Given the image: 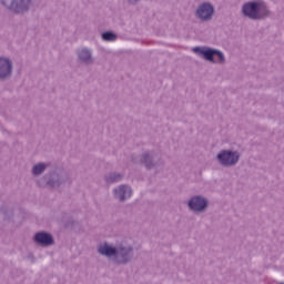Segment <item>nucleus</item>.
Instances as JSON below:
<instances>
[{
    "mask_svg": "<svg viewBox=\"0 0 284 284\" xmlns=\"http://www.w3.org/2000/svg\"><path fill=\"white\" fill-rule=\"evenodd\" d=\"M242 11L250 19H263V17H267V8L263 2H248L243 6Z\"/></svg>",
    "mask_w": 284,
    "mask_h": 284,
    "instance_id": "nucleus-1",
    "label": "nucleus"
},
{
    "mask_svg": "<svg viewBox=\"0 0 284 284\" xmlns=\"http://www.w3.org/2000/svg\"><path fill=\"white\" fill-rule=\"evenodd\" d=\"M98 251L100 252V254H102L104 256H116V254H118L122 257L120 263H128V260L130 258V253L132 252V248L119 247L116 250L108 244H103L99 247Z\"/></svg>",
    "mask_w": 284,
    "mask_h": 284,
    "instance_id": "nucleus-2",
    "label": "nucleus"
},
{
    "mask_svg": "<svg viewBox=\"0 0 284 284\" xmlns=\"http://www.w3.org/2000/svg\"><path fill=\"white\" fill-rule=\"evenodd\" d=\"M193 52L202 54L206 61H212L213 63H225V57L221 51L196 47L193 49Z\"/></svg>",
    "mask_w": 284,
    "mask_h": 284,
    "instance_id": "nucleus-3",
    "label": "nucleus"
},
{
    "mask_svg": "<svg viewBox=\"0 0 284 284\" xmlns=\"http://www.w3.org/2000/svg\"><path fill=\"white\" fill-rule=\"evenodd\" d=\"M217 159L222 165H235L239 163V153L232 151H223L217 155Z\"/></svg>",
    "mask_w": 284,
    "mask_h": 284,
    "instance_id": "nucleus-4",
    "label": "nucleus"
},
{
    "mask_svg": "<svg viewBox=\"0 0 284 284\" xmlns=\"http://www.w3.org/2000/svg\"><path fill=\"white\" fill-rule=\"evenodd\" d=\"M189 207L190 210H193V212H203V210L207 207V200L201 196H195L190 200Z\"/></svg>",
    "mask_w": 284,
    "mask_h": 284,
    "instance_id": "nucleus-5",
    "label": "nucleus"
},
{
    "mask_svg": "<svg viewBox=\"0 0 284 284\" xmlns=\"http://www.w3.org/2000/svg\"><path fill=\"white\" fill-rule=\"evenodd\" d=\"M212 14H214V7H212V4L210 3H203L197 9V16L203 21H207V19H212Z\"/></svg>",
    "mask_w": 284,
    "mask_h": 284,
    "instance_id": "nucleus-6",
    "label": "nucleus"
},
{
    "mask_svg": "<svg viewBox=\"0 0 284 284\" xmlns=\"http://www.w3.org/2000/svg\"><path fill=\"white\" fill-rule=\"evenodd\" d=\"M12 74V62L6 58H0V79H6Z\"/></svg>",
    "mask_w": 284,
    "mask_h": 284,
    "instance_id": "nucleus-7",
    "label": "nucleus"
},
{
    "mask_svg": "<svg viewBox=\"0 0 284 284\" xmlns=\"http://www.w3.org/2000/svg\"><path fill=\"white\" fill-rule=\"evenodd\" d=\"M31 0H13L10 4V10H13V12L21 13L28 11V8H30Z\"/></svg>",
    "mask_w": 284,
    "mask_h": 284,
    "instance_id": "nucleus-8",
    "label": "nucleus"
},
{
    "mask_svg": "<svg viewBox=\"0 0 284 284\" xmlns=\"http://www.w3.org/2000/svg\"><path fill=\"white\" fill-rule=\"evenodd\" d=\"M114 194L119 201H125V199H130V196H132V189L130 186L122 185L114 190Z\"/></svg>",
    "mask_w": 284,
    "mask_h": 284,
    "instance_id": "nucleus-9",
    "label": "nucleus"
},
{
    "mask_svg": "<svg viewBox=\"0 0 284 284\" xmlns=\"http://www.w3.org/2000/svg\"><path fill=\"white\" fill-rule=\"evenodd\" d=\"M34 239L37 243H40V245H52L54 243L52 235L45 232L37 233Z\"/></svg>",
    "mask_w": 284,
    "mask_h": 284,
    "instance_id": "nucleus-10",
    "label": "nucleus"
},
{
    "mask_svg": "<svg viewBox=\"0 0 284 284\" xmlns=\"http://www.w3.org/2000/svg\"><path fill=\"white\" fill-rule=\"evenodd\" d=\"M92 54L90 53V50L88 49H82L79 52V59H81V61H84L85 63H88L91 59Z\"/></svg>",
    "mask_w": 284,
    "mask_h": 284,
    "instance_id": "nucleus-11",
    "label": "nucleus"
},
{
    "mask_svg": "<svg viewBox=\"0 0 284 284\" xmlns=\"http://www.w3.org/2000/svg\"><path fill=\"white\" fill-rule=\"evenodd\" d=\"M32 172L36 176H38V174L45 172V164L39 163V164L34 165Z\"/></svg>",
    "mask_w": 284,
    "mask_h": 284,
    "instance_id": "nucleus-12",
    "label": "nucleus"
},
{
    "mask_svg": "<svg viewBox=\"0 0 284 284\" xmlns=\"http://www.w3.org/2000/svg\"><path fill=\"white\" fill-rule=\"evenodd\" d=\"M102 39L104 41H116V34H114L112 32H104V33H102Z\"/></svg>",
    "mask_w": 284,
    "mask_h": 284,
    "instance_id": "nucleus-13",
    "label": "nucleus"
},
{
    "mask_svg": "<svg viewBox=\"0 0 284 284\" xmlns=\"http://www.w3.org/2000/svg\"><path fill=\"white\" fill-rule=\"evenodd\" d=\"M109 181L110 183H114L116 181H121V174H112L110 178H109Z\"/></svg>",
    "mask_w": 284,
    "mask_h": 284,
    "instance_id": "nucleus-14",
    "label": "nucleus"
},
{
    "mask_svg": "<svg viewBox=\"0 0 284 284\" xmlns=\"http://www.w3.org/2000/svg\"><path fill=\"white\" fill-rule=\"evenodd\" d=\"M130 1V3H134L135 1H138V0H129Z\"/></svg>",
    "mask_w": 284,
    "mask_h": 284,
    "instance_id": "nucleus-15",
    "label": "nucleus"
},
{
    "mask_svg": "<svg viewBox=\"0 0 284 284\" xmlns=\"http://www.w3.org/2000/svg\"><path fill=\"white\" fill-rule=\"evenodd\" d=\"M2 6H6V0H2Z\"/></svg>",
    "mask_w": 284,
    "mask_h": 284,
    "instance_id": "nucleus-16",
    "label": "nucleus"
}]
</instances>
